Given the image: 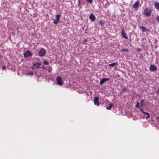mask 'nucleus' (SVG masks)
Instances as JSON below:
<instances>
[{
  "label": "nucleus",
  "mask_w": 159,
  "mask_h": 159,
  "mask_svg": "<svg viewBox=\"0 0 159 159\" xmlns=\"http://www.w3.org/2000/svg\"><path fill=\"white\" fill-rule=\"evenodd\" d=\"M152 10L149 8L147 7L144 9L143 13L147 17H149L151 14Z\"/></svg>",
  "instance_id": "obj_1"
},
{
  "label": "nucleus",
  "mask_w": 159,
  "mask_h": 159,
  "mask_svg": "<svg viewBox=\"0 0 159 159\" xmlns=\"http://www.w3.org/2000/svg\"><path fill=\"white\" fill-rule=\"evenodd\" d=\"M23 55L24 57L26 58L31 56L32 54L30 50H28L24 52Z\"/></svg>",
  "instance_id": "obj_2"
},
{
  "label": "nucleus",
  "mask_w": 159,
  "mask_h": 159,
  "mask_svg": "<svg viewBox=\"0 0 159 159\" xmlns=\"http://www.w3.org/2000/svg\"><path fill=\"white\" fill-rule=\"evenodd\" d=\"M56 80L57 84L59 85H61L63 84L62 80L60 76H58L56 79Z\"/></svg>",
  "instance_id": "obj_3"
},
{
  "label": "nucleus",
  "mask_w": 159,
  "mask_h": 159,
  "mask_svg": "<svg viewBox=\"0 0 159 159\" xmlns=\"http://www.w3.org/2000/svg\"><path fill=\"white\" fill-rule=\"evenodd\" d=\"M61 16V15L60 14H57L56 15L55 17L56 19L53 21V23L54 24L57 25L59 23V18Z\"/></svg>",
  "instance_id": "obj_4"
},
{
  "label": "nucleus",
  "mask_w": 159,
  "mask_h": 159,
  "mask_svg": "<svg viewBox=\"0 0 159 159\" xmlns=\"http://www.w3.org/2000/svg\"><path fill=\"white\" fill-rule=\"evenodd\" d=\"M45 53L46 51L43 48H41L39 52V56L41 57L44 56Z\"/></svg>",
  "instance_id": "obj_5"
},
{
  "label": "nucleus",
  "mask_w": 159,
  "mask_h": 159,
  "mask_svg": "<svg viewBox=\"0 0 159 159\" xmlns=\"http://www.w3.org/2000/svg\"><path fill=\"white\" fill-rule=\"evenodd\" d=\"M99 98L98 97H95L94 99V103L95 105L99 106L100 105V103L99 102Z\"/></svg>",
  "instance_id": "obj_6"
},
{
  "label": "nucleus",
  "mask_w": 159,
  "mask_h": 159,
  "mask_svg": "<svg viewBox=\"0 0 159 159\" xmlns=\"http://www.w3.org/2000/svg\"><path fill=\"white\" fill-rule=\"evenodd\" d=\"M157 67L154 65H151L150 66V70L152 71H154L157 70Z\"/></svg>",
  "instance_id": "obj_7"
},
{
  "label": "nucleus",
  "mask_w": 159,
  "mask_h": 159,
  "mask_svg": "<svg viewBox=\"0 0 159 159\" xmlns=\"http://www.w3.org/2000/svg\"><path fill=\"white\" fill-rule=\"evenodd\" d=\"M89 18L90 20H91V21L93 22L96 19L95 16L93 13L90 14L89 16Z\"/></svg>",
  "instance_id": "obj_8"
},
{
  "label": "nucleus",
  "mask_w": 159,
  "mask_h": 159,
  "mask_svg": "<svg viewBox=\"0 0 159 159\" xmlns=\"http://www.w3.org/2000/svg\"><path fill=\"white\" fill-rule=\"evenodd\" d=\"M140 111L142 113H143V114H144L145 115H146H146H148V116H147L146 117V118L147 119H148L150 117V114H149L148 113L144 111L142 109L140 108Z\"/></svg>",
  "instance_id": "obj_9"
},
{
  "label": "nucleus",
  "mask_w": 159,
  "mask_h": 159,
  "mask_svg": "<svg viewBox=\"0 0 159 159\" xmlns=\"http://www.w3.org/2000/svg\"><path fill=\"white\" fill-rule=\"evenodd\" d=\"M41 65V63L39 62H37L33 64V66L37 69H39Z\"/></svg>",
  "instance_id": "obj_10"
},
{
  "label": "nucleus",
  "mask_w": 159,
  "mask_h": 159,
  "mask_svg": "<svg viewBox=\"0 0 159 159\" xmlns=\"http://www.w3.org/2000/svg\"><path fill=\"white\" fill-rule=\"evenodd\" d=\"M109 80V78H102L100 82V84H102L104 82L107 81Z\"/></svg>",
  "instance_id": "obj_11"
},
{
  "label": "nucleus",
  "mask_w": 159,
  "mask_h": 159,
  "mask_svg": "<svg viewBox=\"0 0 159 159\" xmlns=\"http://www.w3.org/2000/svg\"><path fill=\"white\" fill-rule=\"evenodd\" d=\"M121 34L123 37L126 39H128V37L126 35V33L125 32L123 29L122 30Z\"/></svg>",
  "instance_id": "obj_12"
},
{
  "label": "nucleus",
  "mask_w": 159,
  "mask_h": 159,
  "mask_svg": "<svg viewBox=\"0 0 159 159\" xmlns=\"http://www.w3.org/2000/svg\"><path fill=\"white\" fill-rule=\"evenodd\" d=\"M139 5V1H137L134 4L133 7L134 8H137Z\"/></svg>",
  "instance_id": "obj_13"
},
{
  "label": "nucleus",
  "mask_w": 159,
  "mask_h": 159,
  "mask_svg": "<svg viewBox=\"0 0 159 159\" xmlns=\"http://www.w3.org/2000/svg\"><path fill=\"white\" fill-rule=\"evenodd\" d=\"M128 92L129 89H127L126 87H124L122 89L121 91L120 92V93L122 94L124 92Z\"/></svg>",
  "instance_id": "obj_14"
},
{
  "label": "nucleus",
  "mask_w": 159,
  "mask_h": 159,
  "mask_svg": "<svg viewBox=\"0 0 159 159\" xmlns=\"http://www.w3.org/2000/svg\"><path fill=\"white\" fill-rule=\"evenodd\" d=\"M104 24V22L103 20H99L98 24L101 26H103Z\"/></svg>",
  "instance_id": "obj_15"
},
{
  "label": "nucleus",
  "mask_w": 159,
  "mask_h": 159,
  "mask_svg": "<svg viewBox=\"0 0 159 159\" xmlns=\"http://www.w3.org/2000/svg\"><path fill=\"white\" fill-rule=\"evenodd\" d=\"M155 7L157 9L159 10V2H155L154 3Z\"/></svg>",
  "instance_id": "obj_16"
},
{
  "label": "nucleus",
  "mask_w": 159,
  "mask_h": 159,
  "mask_svg": "<svg viewBox=\"0 0 159 159\" xmlns=\"http://www.w3.org/2000/svg\"><path fill=\"white\" fill-rule=\"evenodd\" d=\"M114 105L112 103H111L109 104V106L106 107V109L107 110H111V108L113 107Z\"/></svg>",
  "instance_id": "obj_17"
},
{
  "label": "nucleus",
  "mask_w": 159,
  "mask_h": 159,
  "mask_svg": "<svg viewBox=\"0 0 159 159\" xmlns=\"http://www.w3.org/2000/svg\"><path fill=\"white\" fill-rule=\"evenodd\" d=\"M140 29L142 30L143 32H145L147 31V29L143 26H142L140 27Z\"/></svg>",
  "instance_id": "obj_18"
},
{
  "label": "nucleus",
  "mask_w": 159,
  "mask_h": 159,
  "mask_svg": "<svg viewBox=\"0 0 159 159\" xmlns=\"http://www.w3.org/2000/svg\"><path fill=\"white\" fill-rule=\"evenodd\" d=\"M117 64H118V63L117 62H114V63H113L111 64H109L108 66L110 67H112L114 66L117 65Z\"/></svg>",
  "instance_id": "obj_19"
},
{
  "label": "nucleus",
  "mask_w": 159,
  "mask_h": 159,
  "mask_svg": "<svg viewBox=\"0 0 159 159\" xmlns=\"http://www.w3.org/2000/svg\"><path fill=\"white\" fill-rule=\"evenodd\" d=\"M47 70L48 72H51L52 70V67L50 66H49L48 67Z\"/></svg>",
  "instance_id": "obj_20"
},
{
  "label": "nucleus",
  "mask_w": 159,
  "mask_h": 159,
  "mask_svg": "<svg viewBox=\"0 0 159 159\" xmlns=\"http://www.w3.org/2000/svg\"><path fill=\"white\" fill-rule=\"evenodd\" d=\"M86 1L88 3L92 4L93 2L92 0H86Z\"/></svg>",
  "instance_id": "obj_21"
},
{
  "label": "nucleus",
  "mask_w": 159,
  "mask_h": 159,
  "mask_svg": "<svg viewBox=\"0 0 159 159\" xmlns=\"http://www.w3.org/2000/svg\"><path fill=\"white\" fill-rule=\"evenodd\" d=\"M141 49L139 48H136V51L138 52H140L141 51Z\"/></svg>",
  "instance_id": "obj_22"
},
{
  "label": "nucleus",
  "mask_w": 159,
  "mask_h": 159,
  "mask_svg": "<svg viewBox=\"0 0 159 159\" xmlns=\"http://www.w3.org/2000/svg\"><path fill=\"white\" fill-rule=\"evenodd\" d=\"M156 20L157 22L159 23V16H156Z\"/></svg>",
  "instance_id": "obj_23"
},
{
  "label": "nucleus",
  "mask_w": 159,
  "mask_h": 159,
  "mask_svg": "<svg viewBox=\"0 0 159 159\" xmlns=\"http://www.w3.org/2000/svg\"><path fill=\"white\" fill-rule=\"evenodd\" d=\"M125 51H126V52H128V50L127 49H126V48H124V49H123V50H121V52H125Z\"/></svg>",
  "instance_id": "obj_24"
},
{
  "label": "nucleus",
  "mask_w": 159,
  "mask_h": 159,
  "mask_svg": "<svg viewBox=\"0 0 159 159\" xmlns=\"http://www.w3.org/2000/svg\"><path fill=\"white\" fill-rule=\"evenodd\" d=\"M43 63L45 65H48L49 64L48 61H43Z\"/></svg>",
  "instance_id": "obj_25"
},
{
  "label": "nucleus",
  "mask_w": 159,
  "mask_h": 159,
  "mask_svg": "<svg viewBox=\"0 0 159 159\" xmlns=\"http://www.w3.org/2000/svg\"><path fill=\"white\" fill-rule=\"evenodd\" d=\"M139 102H138L137 103V104L136 105L135 107L137 108H139Z\"/></svg>",
  "instance_id": "obj_26"
},
{
  "label": "nucleus",
  "mask_w": 159,
  "mask_h": 159,
  "mask_svg": "<svg viewBox=\"0 0 159 159\" xmlns=\"http://www.w3.org/2000/svg\"><path fill=\"white\" fill-rule=\"evenodd\" d=\"M33 72L32 71H30L29 72L28 74L30 75H33Z\"/></svg>",
  "instance_id": "obj_27"
},
{
  "label": "nucleus",
  "mask_w": 159,
  "mask_h": 159,
  "mask_svg": "<svg viewBox=\"0 0 159 159\" xmlns=\"http://www.w3.org/2000/svg\"><path fill=\"white\" fill-rule=\"evenodd\" d=\"M144 100H143V99L141 101L140 103H141V105H142V104L144 102Z\"/></svg>",
  "instance_id": "obj_28"
},
{
  "label": "nucleus",
  "mask_w": 159,
  "mask_h": 159,
  "mask_svg": "<svg viewBox=\"0 0 159 159\" xmlns=\"http://www.w3.org/2000/svg\"><path fill=\"white\" fill-rule=\"evenodd\" d=\"M6 69V67L5 66H3L2 68V70H5Z\"/></svg>",
  "instance_id": "obj_29"
},
{
  "label": "nucleus",
  "mask_w": 159,
  "mask_h": 159,
  "mask_svg": "<svg viewBox=\"0 0 159 159\" xmlns=\"http://www.w3.org/2000/svg\"><path fill=\"white\" fill-rule=\"evenodd\" d=\"M156 93L158 95L159 94V87L158 88V89Z\"/></svg>",
  "instance_id": "obj_30"
},
{
  "label": "nucleus",
  "mask_w": 159,
  "mask_h": 159,
  "mask_svg": "<svg viewBox=\"0 0 159 159\" xmlns=\"http://www.w3.org/2000/svg\"><path fill=\"white\" fill-rule=\"evenodd\" d=\"M87 40L86 39H85L84 40V44H86V42L87 41Z\"/></svg>",
  "instance_id": "obj_31"
},
{
  "label": "nucleus",
  "mask_w": 159,
  "mask_h": 159,
  "mask_svg": "<svg viewBox=\"0 0 159 159\" xmlns=\"http://www.w3.org/2000/svg\"><path fill=\"white\" fill-rule=\"evenodd\" d=\"M80 0H78V5L79 6V5H80Z\"/></svg>",
  "instance_id": "obj_32"
},
{
  "label": "nucleus",
  "mask_w": 159,
  "mask_h": 159,
  "mask_svg": "<svg viewBox=\"0 0 159 159\" xmlns=\"http://www.w3.org/2000/svg\"><path fill=\"white\" fill-rule=\"evenodd\" d=\"M157 120H159V116H157Z\"/></svg>",
  "instance_id": "obj_33"
}]
</instances>
